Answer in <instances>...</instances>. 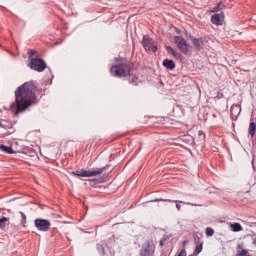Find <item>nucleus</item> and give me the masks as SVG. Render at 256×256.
<instances>
[{
	"label": "nucleus",
	"mask_w": 256,
	"mask_h": 256,
	"mask_svg": "<svg viewBox=\"0 0 256 256\" xmlns=\"http://www.w3.org/2000/svg\"><path fill=\"white\" fill-rule=\"evenodd\" d=\"M206 235L207 237H213V235H215V230H213V228H206Z\"/></svg>",
	"instance_id": "obj_21"
},
{
	"label": "nucleus",
	"mask_w": 256,
	"mask_h": 256,
	"mask_svg": "<svg viewBox=\"0 0 256 256\" xmlns=\"http://www.w3.org/2000/svg\"><path fill=\"white\" fill-rule=\"evenodd\" d=\"M163 65L166 67V69H170L171 71H173V69H175V61H173V60L165 59L163 61Z\"/></svg>",
	"instance_id": "obj_14"
},
{
	"label": "nucleus",
	"mask_w": 256,
	"mask_h": 256,
	"mask_svg": "<svg viewBox=\"0 0 256 256\" xmlns=\"http://www.w3.org/2000/svg\"><path fill=\"white\" fill-rule=\"evenodd\" d=\"M223 21H225V14L223 12L211 16V23L213 25H223Z\"/></svg>",
	"instance_id": "obj_9"
},
{
	"label": "nucleus",
	"mask_w": 256,
	"mask_h": 256,
	"mask_svg": "<svg viewBox=\"0 0 256 256\" xmlns=\"http://www.w3.org/2000/svg\"><path fill=\"white\" fill-rule=\"evenodd\" d=\"M159 201H165L167 203H176V209L178 211H181V205L178 203H185L181 200H171V199H156V200H153L152 202H159Z\"/></svg>",
	"instance_id": "obj_11"
},
{
	"label": "nucleus",
	"mask_w": 256,
	"mask_h": 256,
	"mask_svg": "<svg viewBox=\"0 0 256 256\" xmlns=\"http://www.w3.org/2000/svg\"><path fill=\"white\" fill-rule=\"evenodd\" d=\"M201 251H203V242H201L200 244L196 245L194 254L195 255H199V253H201Z\"/></svg>",
	"instance_id": "obj_19"
},
{
	"label": "nucleus",
	"mask_w": 256,
	"mask_h": 256,
	"mask_svg": "<svg viewBox=\"0 0 256 256\" xmlns=\"http://www.w3.org/2000/svg\"><path fill=\"white\" fill-rule=\"evenodd\" d=\"M142 46L144 47L145 51L157 53V42L147 35L143 37Z\"/></svg>",
	"instance_id": "obj_5"
},
{
	"label": "nucleus",
	"mask_w": 256,
	"mask_h": 256,
	"mask_svg": "<svg viewBox=\"0 0 256 256\" xmlns=\"http://www.w3.org/2000/svg\"><path fill=\"white\" fill-rule=\"evenodd\" d=\"M13 122L11 120H5L2 119L0 120V127H2V129H13Z\"/></svg>",
	"instance_id": "obj_12"
},
{
	"label": "nucleus",
	"mask_w": 256,
	"mask_h": 256,
	"mask_svg": "<svg viewBox=\"0 0 256 256\" xmlns=\"http://www.w3.org/2000/svg\"><path fill=\"white\" fill-rule=\"evenodd\" d=\"M10 54L12 55V57H15V55L13 53L10 52Z\"/></svg>",
	"instance_id": "obj_29"
},
{
	"label": "nucleus",
	"mask_w": 256,
	"mask_h": 256,
	"mask_svg": "<svg viewBox=\"0 0 256 256\" xmlns=\"http://www.w3.org/2000/svg\"><path fill=\"white\" fill-rule=\"evenodd\" d=\"M155 255V244L153 241H147L140 252V256H153Z\"/></svg>",
	"instance_id": "obj_7"
},
{
	"label": "nucleus",
	"mask_w": 256,
	"mask_h": 256,
	"mask_svg": "<svg viewBox=\"0 0 256 256\" xmlns=\"http://www.w3.org/2000/svg\"><path fill=\"white\" fill-rule=\"evenodd\" d=\"M255 129H256L255 122H251L250 126H249V133H250V135H255Z\"/></svg>",
	"instance_id": "obj_20"
},
{
	"label": "nucleus",
	"mask_w": 256,
	"mask_h": 256,
	"mask_svg": "<svg viewBox=\"0 0 256 256\" xmlns=\"http://www.w3.org/2000/svg\"><path fill=\"white\" fill-rule=\"evenodd\" d=\"M0 151H3V153H7L8 155H13L15 151H13V148L6 146V145H0Z\"/></svg>",
	"instance_id": "obj_15"
},
{
	"label": "nucleus",
	"mask_w": 256,
	"mask_h": 256,
	"mask_svg": "<svg viewBox=\"0 0 256 256\" xmlns=\"http://www.w3.org/2000/svg\"><path fill=\"white\" fill-rule=\"evenodd\" d=\"M20 215H21V217H22L21 223H22L23 227H25V225H26V223H27V216H26L25 213H23V212H20Z\"/></svg>",
	"instance_id": "obj_22"
},
{
	"label": "nucleus",
	"mask_w": 256,
	"mask_h": 256,
	"mask_svg": "<svg viewBox=\"0 0 256 256\" xmlns=\"http://www.w3.org/2000/svg\"><path fill=\"white\" fill-rule=\"evenodd\" d=\"M40 93L41 89L37 88L35 81L25 82L15 91V102L10 105V111L15 115L25 113L31 105L37 103V95Z\"/></svg>",
	"instance_id": "obj_1"
},
{
	"label": "nucleus",
	"mask_w": 256,
	"mask_h": 256,
	"mask_svg": "<svg viewBox=\"0 0 256 256\" xmlns=\"http://www.w3.org/2000/svg\"><path fill=\"white\" fill-rule=\"evenodd\" d=\"M166 51H167V53L172 55L175 52V49H173V47H171V46H166Z\"/></svg>",
	"instance_id": "obj_23"
},
{
	"label": "nucleus",
	"mask_w": 256,
	"mask_h": 256,
	"mask_svg": "<svg viewBox=\"0 0 256 256\" xmlns=\"http://www.w3.org/2000/svg\"><path fill=\"white\" fill-rule=\"evenodd\" d=\"M225 9V4L223 2H219L216 6H214L211 10L212 13H217V11H223Z\"/></svg>",
	"instance_id": "obj_17"
},
{
	"label": "nucleus",
	"mask_w": 256,
	"mask_h": 256,
	"mask_svg": "<svg viewBox=\"0 0 256 256\" xmlns=\"http://www.w3.org/2000/svg\"><path fill=\"white\" fill-rule=\"evenodd\" d=\"M173 57H175V59H179L181 58V54L179 52H177L176 50H174V52H172Z\"/></svg>",
	"instance_id": "obj_25"
},
{
	"label": "nucleus",
	"mask_w": 256,
	"mask_h": 256,
	"mask_svg": "<svg viewBox=\"0 0 256 256\" xmlns=\"http://www.w3.org/2000/svg\"><path fill=\"white\" fill-rule=\"evenodd\" d=\"M37 55V52L35 50H30L29 52V61H31V59H34L33 56Z\"/></svg>",
	"instance_id": "obj_24"
},
{
	"label": "nucleus",
	"mask_w": 256,
	"mask_h": 256,
	"mask_svg": "<svg viewBox=\"0 0 256 256\" xmlns=\"http://www.w3.org/2000/svg\"><path fill=\"white\" fill-rule=\"evenodd\" d=\"M8 221H9V218L7 217L0 218V229H5V227H7Z\"/></svg>",
	"instance_id": "obj_18"
},
{
	"label": "nucleus",
	"mask_w": 256,
	"mask_h": 256,
	"mask_svg": "<svg viewBox=\"0 0 256 256\" xmlns=\"http://www.w3.org/2000/svg\"><path fill=\"white\" fill-rule=\"evenodd\" d=\"M193 45L196 51H201V49H203V46L205 45V42L203 41V39L195 38L193 40Z\"/></svg>",
	"instance_id": "obj_13"
},
{
	"label": "nucleus",
	"mask_w": 256,
	"mask_h": 256,
	"mask_svg": "<svg viewBox=\"0 0 256 256\" xmlns=\"http://www.w3.org/2000/svg\"><path fill=\"white\" fill-rule=\"evenodd\" d=\"M231 230L234 231V233H239V231H243V226H241L240 223H233L230 225Z\"/></svg>",
	"instance_id": "obj_16"
},
{
	"label": "nucleus",
	"mask_w": 256,
	"mask_h": 256,
	"mask_svg": "<svg viewBox=\"0 0 256 256\" xmlns=\"http://www.w3.org/2000/svg\"><path fill=\"white\" fill-rule=\"evenodd\" d=\"M198 133H199V135H203V131H199Z\"/></svg>",
	"instance_id": "obj_28"
},
{
	"label": "nucleus",
	"mask_w": 256,
	"mask_h": 256,
	"mask_svg": "<svg viewBox=\"0 0 256 256\" xmlns=\"http://www.w3.org/2000/svg\"><path fill=\"white\" fill-rule=\"evenodd\" d=\"M103 171H105V168H96L94 170H76L73 172V175H76V177H97V175H102Z\"/></svg>",
	"instance_id": "obj_3"
},
{
	"label": "nucleus",
	"mask_w": 256,
	"mask_h": 256,
	"mask_svg": "<svg viewBox=\"0 0 256 256\" xmlns=\"http://www.w3.org/2000/svg\"><path fill=\"white\" fill-rule=\"evenodd\" d=\"M113 77H127L131 75V66L127 63H120L110 68Z\"/></svg>",
	"instance_id": "obj_2"
},
{
	"label": "nucleus",
	"mask_w": 256,
	"mask_h": 256,
	"mask_svg": "<svg viewBox=\"0 0 256 256\" xmlns=\"http://www.w3.org/2000/svg\"><path fill=\"white\" fill-rule=\"evenodd\" d=\"M166 242H167V239L162 238V239L160 240V247H163V245H165Z\"/></svg>",
	"instance_id": "obj_26"
},
{
	"label": "nucleus",
	"mask_w": 256,
	"mask_h": 256,
	"mask_svg": "<svg viewBox=\"0 0 256 256\" xmlns=\"http://www.w3.org/2000/svg\"><path fill=\"white\" fill-rule=\"evenodd\" d=\"M241 115V106L240 105H233L231 107V118L237 120V117Z\"/></svg>",
	"instance_id": "obj_10"
},
{
	"label": "nucleus",
	"mask_w": 256,
	"mask_h": 256,
	"mask_svg": "<svg viewBox=\"0 0 256 256\" xmlns=\"http://www.w3.org/2000/svg\"><path fill=\"white\" fill-rule=\"evenodd\" d=\"M34 225L38 231L47 232L51 229V221L48 219L36 218L34 220Z\"/></svg>",
	"instance_id": "obj_6"
},
{
	"label": "nucleus",
	"mask_w": 256,
	"mask_h": 256,
	"mask_svg": "<svg viewBox=\"0 0 256 256\" xmlns=\"http://www.w3.org/2000/svg\"><path fill=\"white\" fill-rule=\"evenodd\" d=\"M186 205H191L192 207H197V204H193V203H186Z\"/></svg>",
	"instance_id": "obj_27"
},
{
	"label": "nucleus",
	"mask_w": 256,
	"mask_h": 256,
	"mask_svg": "<svg viewBox=\"0 0 256 256\" xmlns=\"http://www.w3.org/2000/svg\"><path fill=\"white\" fill-rule=\"evenodd\" d=\"M28 67H30V69H33V71L43 73V71L47 69V63H45L44 60L41 58H32L30 63L28 64Z\"/></svg>",
	"instance_id": "obj_4"
},
{
	"label": "nucleus",
	"mask_w": 256,
	"mask_h": 256,
	"mask_svg": "<svg viewBox=\"0 0 256 256\" xmlns=\"http://www.w3.org/2000/svg\"><path fill=\"white\" fill-rule=\"evenodd\" d=\"M174 43L177 45L178 49L182 51V53H189V44H187V40L181 36L174 37Z\"/></svg>",
	"instance_id": "obj_8"
}]
</instances>
